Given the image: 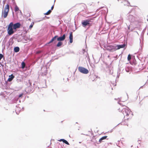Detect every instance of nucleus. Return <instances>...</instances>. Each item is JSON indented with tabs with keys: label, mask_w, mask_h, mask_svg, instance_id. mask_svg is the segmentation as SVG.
Instances as JSON below:
<instances>
[{
	"label": "nucleus",
	"mask_w": 148,
	"mask_h": 148,
	"mask_svg": "<svg viewBox=\"0 0 148 148\" xmlns=\"http://www.w3.org/2000/svg\"><path fill=\"white\" fill-rule=\"evenodd\" d=\"M58 141L61 142V141H62L63 143H64L68 145H69V143L65 140H64L63 139H60V140H58Z\"/></svg>",
	"instance_id": "nucleus-11"
},
{
	"label": "nucleus",
	"mask_w": 148,
	"mask_h": 148,
	"mask_svg": "<svg viewBox=\"0 0 148 148\" xmlns=\"http://www.w3.org/2000/svg\"><path fill=\"white\" fill-rule=\"evenodd\" d=\"M127 126H128V124H127Z\"/></svg>",
	"instance_id": "nucleus-24"
},
{
	"label": "nucleus",
	"mask_w": 148,
	"mask_h": 148,
	"mask_svg": "<svg viewBox=\"0 0 148 148\" xmlns=\"http://www.w3.org/2000/svg\"><path fill=\"white\" fill-rule=\"evenodd\" d=\"M20 26V23H17L14 25L13 24V28L14 29H16L17 28H19Z\"/></svg>",
	"instance_id": "nucleus-8"
},
{
	"label": "nucleus",
	"mask_w": 148,
	"mask_h": 148,
	"mask_svg": "<svg viewBox=\"0 0 148 148\" xmlns=\"http://www.w3.org/2000/svg\"><path fill=\"white\" fill-rule=\"evenodd\" d=\"M51 10H49L45 14L46 15H49L50 14V13L51 12Z\"/></svg>",
	"instance_id": "nucleus-18"
},
{
	"label": "nucleus",
	"mask_w": 148,
	"mask_h": 148,
	"mask_svg": "<svg viewBox=\"0 0 148 148\" xmlns=\"http://www.w3.org/2000/svg\"><path fill=\"white\" fill-rule=\"evenodd\" d=\"M23 93H22L21 94L19 95L18 96L19 98H20L22 97V96L23 95Z\"/></svg>",
	"instance_id": "nucleus-22"
},
{
	"label": "nucleus",
	"mask_w": 148,
	"mask_h": 148,
	"mask_svg": "<svg viewBox=\"0 0 148 148\" xmlns=\"http://www.w3.org/2000/svg\"><path fill=\"white\" fill-rule=\"evenodd\" d=\"M14 75L12 74L11 75L9 76V78L8 79V81L9 82L11 81L14 78Z\"/></svg>",
	"instance_id": "nucleus-13"
},
{
	"label": "nucleus",
	"mask_w": 148,
	"mask_h": 148,
	"mask_svg": "<svg viewBox=\"0 0 148 148\" xmlns=\"http://www.w3.org/2000/svg\"><path fill=\"white\" fill-rule=\"evenodd\" d=\"M20 49L19 47H15L14 49V51L15 52H18L19 51Z\"/></svg>",
	"instance_id": "nucleus-14"
},
{
	"label": "nucleus",
	"mask_w": 148,
	"mask_h": 148,
	"mask_svg": "<svg viewBox=\"0 0 148 148\" xmlns=\"http://www.w3.org/2000/svg\"><path fill=\"white\" fill-rule=\"evenodd\" d=\"M125 44L116 45V46L113 45H107L105 47L106 50L110 51H113L119 49L121 48H124L125 46Z\"/></svg>",
	"instance_id": "nucleus-1"
},
{
	"label": "nucleus",
	"mask_w": 148,
	"mask_h": 148,
	"mask_svg": "<svg viewBox=\"0 0 148 148\" xmlns=\"http://www.w3.org/2000/svg\"><path fill=\"white\" fill-rule=\"evenodd\" d=\"M13 23L12 22L10 23V24L8 25L7 31L8 34L9 35H11L13 34L14 32L13 31Z\"/></svg>",
	"instance_id": "nucleus-4"
},
{
	"label": "nucleus",
	"mask_w": 148,
	"mask_h": 148,
	"mask_svg": "<svg viewBox=\"0 0 148 148\" xmlns=\"http://www.w3.org/2000/svg\"><path fill=\"white\" fill-rule=\"evenodd\" d=\"M3 56L2 54H1L0 53V60H1V59L3 57Z\"/></svg>",
	"instance_id": "nucleus-21"
},
{
	"label": "nucleus",
	"mask_w": 148,
	"mask_h": 148,
	"mask_svg": "<svg viewBox=\"0 0 148 148\" xmlns=\"http://www.w3.org/2000/svg\"><path fill=\"white\" fill-rule=\"evenodd\" d=\"M58 37V36L56 35L48 43H47V44H49L53 42H54V43H55L56 42V39Z\"/></svg>",
	"instance_id": "nucleus-7"
},
{
	"label": "nucleus",
	"mask_w": 148,
	"mask_h": 148,
	"mask_svg": "<svg viewBox=\"0 0 148 148\" xmlns=\"http://www.w3.org/2000/svg\"><path fill=\"white\" fill-rule=\"evenodd\" d=\"M10 7L8 4H7L2 12L1 16L4 18H6L8 16L9 11Z\"/></svg>",
	"instance_id": "nucleus-3"
},
{
	"label": "nucleus",
	"mask_w": 148,
	"mask_h": 148,
	"mask_svg": "<svg viewBox=\"0 0 148 148\" xmlns=\"http://www.w3.org/2000/svg\"><path fill=\"white\" fill-rule=\"evenodd\" d=\"M90 22V20H85L82 23V24L84 27H85L89 25Z\"/></svg>",
	"instance_id": "nucleus-6"
},
{
	"label": "nucleus",
	"mask_w": 148,
	"mask_h": 148,
	"mask_svg": "<svg viewBox=\"0 0 148 148\" xmlns=\"http://www.w3.org/2000/svg\"><path fill=\"white\" fill-rule=\"evenodd\" d=\"M65 38V35L64 34L62 36L57 38V40L58 41H61L64 40Z\"/></svg>",
	"instance_id": "nucleus-9"
},
{
	"label": "nucleus",
	"mask_w": 148,
	"mask_h": 148,
	"mask_svg": "<svg viewBox=\"0 0 148 148\" xmlns=\"http://www.w3.org/2000/svg\"><path fill=\"white\" fill-rule=\"evenodd\" d=\"M54 3H53V5H52V6L51 7V10H52L54 8Z\"/></svg>",
	"instance_id": "nucleus-23"
},
{
	"label": "nucleus",
	"mask_w": 148,
	"mask_h": 148,
	"mask_svg": "<svg viewBox=\"0 0 148 148\" xmlns=\"http://www.w3.org/2000/svg\"><path fill=\"white\" fill-rule=\"evenodd\" d=\"M19 10V8L16 5L15 7L14 8V11L15 12H17Z\"/></svg>",
	"instance_id": "nucleus-19"
},
{
	"label": "nucleus",
	"mask_w": 148,
	"mask_h": 148,
	"mask_svg": "<svg viewBox=\"0 0 148 148\" xmlns=\"http://www.w3.org/2000/svg\"><path fill=\"white\" fill-rule=\"evenodd\" d=\"M107 137L108 136H105L102 137L101 138H100L99 140V143H101L103 140L106 139Z\"/></svg>",
	"instance_id": "nucleus-12"
},
{
	"label": "nucleus",
	"mask_w": 148,
	"mask_h": 148,
	"mask_svg": "<svg viewBox=\"0 0 148 148\" xmlns=\"http://www.w3.org/2000/svg\"><path fill=\"white\" fill-rule=\"evenodd\" d=\"M70 42V43H72L73 42V35L72 32H71L70 34L69 37Z\"/></svg>",
	"instance_id": "nucleus-10"
},
{
	"label": "nucleus",
	"mask_w": 148,
	"mask_h": 148,
	"mask_svg": "<svg viewBox=\"0 0 148 148\" xmlns=\"http://www.w3.org/2000/svg\"><path fill=\"white\" fill-rule=\"evenodd\" d=\"M78 70L80 72L83 73L87 74L89 73V71L88 70L83 67H79Z\"/></svg>",
	"instance_id": "nucleus-5"
},
{
	"label": "nucleus",
	"mask_w": 148,
	"mask_h": 148,
	"mask_svg": "<svg viewBox=\"0 0 148 148\" xmlns=\"http://www.w3.org/2000/svg\"><path fill=\"white\" fill-rule=\"evenodd\" d=\"M34 24V22H32V23L31 25H30V26L29 27V29L30 30H31L32 28L33 27Z\"/></svg>",
	"instance_id": "nucleus-15"
},
{
	"label": "nucleus",
	"mask_w": 148,
	"mask_h": 148,
	"mask_svg": "<svg viewBox=\"0 0 148 148\" xmlns=\"http://www.w3.org/2000/svg\"><path fill=\"white\" fill-rule=\"evenodd\" d=\"M123 113L124 115V118L127 119V120L130 119L132 116H131V114L132 115V114H131V112L128 109L125 108H123Z\"/></svg>",
	"instance_id": "nucleus-2"
},
{
	"label": "nucleus",
	"mask_w": 148,
	"mask_h": 148,
	"mask_svg": "<svg viewBox=\"0 0 148 148\" xmlns=\"http://www.w3.org/2000/svg\"><path fill=\"white\" fill-rule=\"evenodd\" d=\"M131 58V56L130 54L128 55L127 57V60L128 61H130Z\"/></svg>",
	"instance_id": "nucleus-20"
},
{
	"label": "nucleus",
	"mask_w": 148,
	"mask_h": 148,
	"mask_svg": "<svg viewBox=\"0 0 148 148\" xmlns=\"http://www.w3.org/2000/svg\"><path fill=\"white\" fill-rule=\"evenodd\" d=\"M62 42H59L58 43L56 46L57 47H59L61 46L62 45Z\"/></svg>",
	"instance_id": "nucleus-17"
},
{
	"label": "nucleus",
	"mask_w": 148,
	"mask_h": 148,
	"mask_svg": "<svg viewBox=\"0 0 148 148\" xmlns=\"http://www.w3.org/2000/svg\"><path fill=\"white\" fill-rule=\"evenodd\" d=\"M21 65L22 67L21 68L22 69H23L25 67V63L24 62H22L21 63Z\"/></svg>",
	"instance_id": "nucleus-16"
}]
</instances>
